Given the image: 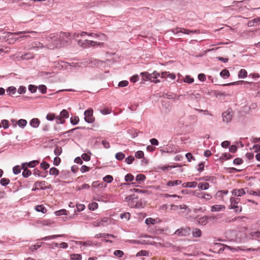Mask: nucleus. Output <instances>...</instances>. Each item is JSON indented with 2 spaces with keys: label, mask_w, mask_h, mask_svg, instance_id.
Instances as JSON below:
<instances>
[{
  "label": "nucleus",
  "mask_w": 260,
  "mask_h": 260,
  "mask_svg": "<svg viewBox=\"0 0 260 260\" xmlns=\"http://www.w3.org/2000/svg\"><path fill=\"white\" fill-rule=\"evenodd\" d=\"M87 32L82 31L80 33L73 34V39L75 40L79 46L83 48H89L90 47L94 46L95 45L101 46L103 45V43L94 42L93 41L88 40L85 39H81L84 38Z\"/></svg>",
  "instance_id": "nucleus-1"
},
{
  "label": "nucleus",
  "mask_w": 260,
  "mask_h": 260,
  "mask_svg": "<svg viewBox=\"0 0 260 260\" xmlns=\"http://www.w3.org/2000/svg\"><path fill=\"white\" fill-rule=\"evenodd\" d=\"M46 40L47 42L46 45L48 49H52L61 47V44L58 33L49 35L46 37Z\"/></svg>",
  "instance_id": "nucleus-2"
},
{
  "label": "nucleus",
  "mask_w": 260,
  "mask_h": 260,
  "mask_svg": "<svg viewBox=\"0 0 260 260\" xmlns=\"http://www.w3.org/2000/svg\"><path fill=\"white\" fill-rule=\"evenodd\" d=\"M143 81H150L154 83L160 82L159 80L156 79L160 76V74L156 71H154L152 74H149L147 72H142L140 73Z\"/></svg>",
  "instance_id": "nucleus-3"
},
{
  "label": "nucleus",
  "mask_w": 260,
  "mask_h": 260,
  "mask_svg": "<svg viewBox=\"0 0 260 260\" xmlns=\"http://www.w3.org/2000/svg\"><path fill=\"white\" fill-rule=\"evenodd\" d=\"M59 39L61 42V47L70 45L72 44V39H73V35L64 32H58Z\"/></svg>",
  "instance_id": "nucleus-4"
},
{
  "label": "nucleus",
  "mask_w": 260,
  "mask_h": 260,
  "mask_svg": "<svg viewBox=\"0 0 260 260\" xmlns=\"http://www.w3.org/2000/svg\"><path fill=\"white\" fill-rule=\"evenodd\" d=\"M93 110L92 109H88L84 112V120L88 123H92L94 121V118L92 117Z\"/></svg>",
  "instance_id": "nucleus-5"
},
{
  "label": "nucleus",
  "mask_w": 260,
  "mask_h": 260,
  "mask_svg": "<svg viewBox=\"0 0 260 260\" xmlns=\"http://www.w3.org/2000/svg\"><path fill=\"white\" fill-rule=\"evenodd\" d=\"M190 229L189 227L181 228L177 230L175 234L180 237L186 236L190 234Z\"/></svg>",
  "instance_id": "nucleus-6"
},
{
  "label": "nucleus",
  "mask_w": 260,
  "mask_h": 260,
  "mask_svg": "<svg viewBox=\"0 0 260 260\" xmlns=\"http://www.w3.org/2000/svg\"><path fill=\"white\" fill-rule=\"evenodd\" d=\"M171 31L174 34H177L179 32H181L186 35H189L191 33H196L197 32V30H191L180 27H177L175 29H171Z\"/></svg>",
  "instance_id": "nucleus-7"
},
{
  "label": "nucleus",
  "mask_w": 260,
  "mask_h": 260,
  "mask_svg": "<svg viewBox=\"0 0 260 260\" xmlns=\"http://www.w3.org/2000/svg\"><path fill=\"white\" fill-rule=\"evenodd\" d=\"M222 117L223 121L228 123L231 121L233 117V114L230 111L227 110L222 113Z\"/></svg>",
  "instance_id": "nucleus-8"
},
{
  "label": "nucleus",
  "mask_w": 260,
  "mask_h": 260,
  "mask_svg": "<svg viewBox=\"0 0 260 260\" xmlns=\"http://www.w3.org/2000/svg\"><path fill=\"white\" fill-rule=\"evenodd\" d=\"M46 182L44 181H36L34 184V187L32 188V191H36L39 189L40 187V189L41 190H45L47 188V187H44V185H45Z\"/></svg>",
  "instance_id": "nucleus-9"
},
{
  "label": "nucleus",
  "mask_w": 260,
  "mask_h": 260,
  "mask_svg": "<svg viewBox=\"0 0 260 260\" xmlns=\"http://www.w3.org/2000/svg\"><path fill=\"white\" fill-rule=\"evenodd\" d=\"M231 205L230 209H235V212L240 213L242 211V207L238 206V204L235 202L230 200Z\"/></svg>",
  "instance_id": "nucleus-10"
},
{
  "label": "nucleus",
  "mask_w": 260,
  "mask_h": 260,
  "mask_svg": "<svg viewBox=\"0 0 260 260\" xmlns=\"http://www.w3.org/2000/svg\"><path fill=\"white\" fill-rule=\"evenodd\" d=\"M232 194L234 196L241 197L245 194L244 188L234 189L232 190Z\"/></svg>",
  "instance_id": "nucleus-11"
},
{
  "label": "nucleus",
  "mask_w": 260,
  "mask_h": 260,
  "mask_svg": "<svg viewBox=\"0 0 260 260\" xmlns=\"http://www.w3.org/2000/svg\"><path fill=\"white\" fill-rule=\"evenodd\" d=\"M260 23V17L254 18L251 20H250L247 23V25L249 27H252L256 26Z\"/></svg>",
  "instance_id": "nucleus-12"
},
{
  "label": "nucleus",
  "mask_w": 260,
  "mask_h": 260,
  "mask_svg": "<svg viewBox=\"0 0 260 260\" xmlns=\"http://www.w3.org/2000/svg\"><path fill=\"white\" fill-rule=\"evenodd\" d=\"M225 207L222 205H215L211 207V211L212 212H218L223 211L225 209Z\"/></svg>",
  "instance_id": "nucleus-13"
},
{
  "label": "nucleus",
  "mask_w": 260,
  "mask_h": 260,
  "mask_svg": "<svg viewBox=\"0 0 260 260\" xmlns=\"http://www.w3.org/2000/svg\"><path fill=\"white\" fill-rule=\"evenodd\" d=\"M197 196L206 200H209L211 199L212 196L210 194H207L203 192L197 193Z\"/></svg>",
  "instance_id": "nucleus-14"
},
{
  "label": "nucleus",
  "mask_w": 260,
  "mask_h": 260,
  "mask_svg": "<svg viewBox=\"0 0 260 260\" xmlns=\"http://www.w3.org/2000/svg\"><path fill=\"white\" fill-rule=\"evenodd\" d=\"M40 123V121L39 119L36 118H32L29 122L30 126L34 128H37L39 127Z\"/></svg>",
  "instance_id": "nucleus-15"
},
{
  "label": "nucleus",
  "mask_w": 260,
  "mask_h": 260,
  "mask_svg": "<svg viewBox=\"0 0 260 260\" xmlns=\"http://www.w3.org/2000/svg\"><path fill=\"white\" fill-rule=\"evenodd\" d=\"M66 237V235L64 234H61V235H52V236H49L45 237L41 239L42 240H49L51 239H54L58 237Z\"/></svg>",
  "instance_id": "nucleus-16"
},
{
  "label": "nucleus",
  "mask_w": 260,
  "mask_h": 260,
  "mask_svg": "<svg viewBox=\"0 0 260 260\" xmlns=\"http://www.w3.org/2000/svg\"><path fill=\"white\" fill-rule=\"evenodd\" d=\"M197 182L195 181L188 182L183 183L182 186L183 187L194 188L197 185Z\"/></svg>",
  "instance_id": "nucleus-17"
},
{
  "label": "nucleus",
  "mask_w": 260,
  "mask_h": 260,
  "mask_svg": "<svg viewBox=\"0 0 260 260\" xmlns=\"http://www.w3.org/2000/svg\"><path fill=\"white\" fill-rule=\"evenodd\" d=\"M182 181L180 180L169 181L167 183V185L168 186H174L180 185Z\"/></svg>",
  "instance_id": "nucleus-18"
},
{
  "label": "nucleus",
  "mask_w": 260,
  "mask_h": 260,
  "mask_svg": "<svg viewBox=\"0 0 260 260\" xmlns=\"http://www.w3.org/2000/svg\"><path fill=\"white\" fill-rule=\"evenodd\" d=\"M22 169L24 170L22 174L23 177L27 178L31 175V171L25 168L24 164H22Z\"/></svg>",
  "instance_id": "nucleus-19"
},
{
  "label": "nucleus",
  "mask_w": 260,
  "mask_h": 260,
  "mask_svg": "<svg viewBox=\"0 0 260 260\" xmlns=\"http://www.w3.org/2000/svg\"><path fill=\"white\" fill-rule=\"evenodd\" d=\"M198 187L200 189L207 190L209 187V184L207 182H201L198 184Z\"/></svg>",
  "instance_id": "nucleus-20"
},
{
  "label": "nucleus",
  "mask_w": 260,
  "mask_h": 260,
  "mask_svg": "<svg viewBox=\"0 0 260 260\" xmlns=\"http://www.w3.org/2000/svg\"><path fill=\"white\" fill-rule=\"evenodd\" d=\"M44 47V46L43 45L39 42H35L31 44V47L29 48L30 49H35V48H43Z\"/></svg>",
  "instance_id": "nucleus-21"
},
{
  "label": "nucleus",
  "mask_w": 260,
  "mask_h": 260,
  "mask_svg": "<svg viewBox=\"0 0 260 260\" xmlns=\"http://www.w3.org/2000/svg\"><path fill=\"white\" fill-rule=\"evenodd\" d=\"M192 234L194 237H200L202 235V232L200 229L194 228L192 230Z\"/></svg>",
  "instance_id": "nucleus-22"
},
{
  "label": "nucleus",
  "mask_w": 260,
  "mask_h": 260,
  "mask_svg": "<svg viewBox=\"0 0 260 260\" xmlns=\"http://www.w3.org/2000/svg\"><path fill=\"white\" fill-rule=\"evenodd\" d=\"M35 210L42 213H45L47 211L46 208L42 205H37L35 207Z\"/></svg>",
  "instance_id": "nucleus-23"
},
{
  "label": "nucleus",
  "mask_w": 260,
  "mask_h": 260,
  "mask_svg": "<svg viewBox=\"0 0 260 260\" xmlns=\"http://www.w3.org/2000/svg\"><path fill=\"white\" fill-rule=\"evenodd\" d=\"M233 156L231 155L229 153H223L221 154V156L220 157V159L226 160L230 159Z\"/></svg>",
  "instance_id": "nucleus-24"
},
{
  "label": "nucleus",
  "mask_w": 260,
  "mask_h": 260,
  "mask_svg": "<svg viewBox=\"0 0 260 260\" xmlns=\"http://www.w3.org/2000/svg\"><path fill=\"white\" fill-rule=\"evenodd\" d=\"M21 58L23 59H30L34 58V55L32 53L30 52L26 53L24 54H22L20 56Z\"/></svg>",
  "instance_id": "nucleus-25"
},
{
  "label": "nucleus",
  "mask_w": 260,
  "mask_h": 260,
  "mask_svg": "<svg viewBox=\"0 0 260 260\" xmlns=\"http://www.w3.org/2000/svg\"><path fill=\"white\" fill-rule=\"evenodd\" d=\"M138 198L136 195H135V194H133L127 196L125 198V201L127 202L128 205L131 200H133L134 199H138Z\"/></svg>",
  "instance_id": "nucleus-26"
},
{
  "label": "nucleus",
  "mask_w": 260,
  "mask_h": 260,
  "mask_svg": "<svg viewBox=\"0 0 260 260\" xmlns=\"http://www.w3.org/2000/svg\"><path fill=\"white\" fill-rule=\"evenodd\" d=\"M59 171L57 169L54 167H52L50 169L49 174L52 176H57L59 174Z\"/></svg>",
  "instance_id": "nucleus-27"
},
{
  "label": "nucleus",
  "mask_w": 260,
  "mask_h": 260,
  "mask_svg": "<svg viewBox=\"0 0 260 260\" xmlns=\"http://www.w3.org/2000/svg\"><path fill=\"white\" fill-rule=\"evenodd\" d=\"M247 76V71L244 69H241L239 72L238 77L239 78H245Z\"/></svg>",
  "instance_id": "nucleus-28"
},
{
  "label": "nucleus",
  "mask_w": 260,
  "mask_h": 260,
  "mask_svg": "<svg viewBox=\"0 0 260 260\" xmlns=\"http://www.w3.org/2000/svg\"><path fill=\"white\" fill-rule=\"evenodd\" d=\"M70 259L71 260H81L82 256L80 254H70Z\"/></svg>",
  "instance_id": "nucleus-29"
},
{
  "label": "nucleus",
  "mask_w": 260,
  "mask_h": 260,
  "mask_svg": "<svg viewBox=\"0 0 260 260\" xmlns=\"http://www.w3.org/2000/svg\"><path fill=\"white\" fill-rule=\"evenodd\" d=\"M230 72L229 71L226 69H224L222 71H221L220 73V75L224 78H226L230 76Z\"/></svg>",
  "instance_id": "nucleus-30"
},
{
  "label": "nucleus",
  "mask_w": 260,
  "mask_h": 260,
  "mask_svg": "<svg viewBox=\"0 0 260 260\" xmlns=\"http://www.w3.org/2000/svg\"><path fill=\"white\" fill-rule=\"evenodd\" d=\"M146 179V177L144 175L140 174L137 175L136 180L137 182L141 183L144 181Z\"/></svg>",
  "instance_id": "nucleus-31"
},
{
  "label": "nucleus",
  "mask_w": 260,
  "mask_h": 260,
  "mask_svg": "<svg viewBox=\"0 0 260 260\" xmlns=\"http://www.w3.org/2000/svg\"><path fill=\"white\" fill-rule=\"evenodd\" d=\"M199 96H200V94L198 93L194 94L193 93H191L187 95L186 99H187L188 100H193L198 99Z\"/></svg>",
  "instance_id": "nucleus-32"
},
{
  "label": "nucleus",
  "mask_w": 260,
  "mask_h": 260,
  "mask_svg": "<svg viewBox=\"0 0 260 260\" xmlns=\"http://www.w3.org/2000/svg\"><path fill=\"white\" fill-rule=\"evenodd\" d=\"M17 124L19 127L24 128L27 124V121L25 119H21L18 121Z\"/></svg>",
  "instance_id": "nucleus-33"
},
{
  "label": "nucleus",
  "mask_w": 260,
  "mask_h": 260,
  "mask_svg": "<svg viewBox=\"0 0 260 260\" xmlns=\"http://www.w3.org/2000/svg\"><path fill=\"white\" fill-rule=\"evenodd\" d=\"M60 115L62 118L65 119L69 118V112L66 109H63L60 112Z\"/></svg>",
  "instance_id": "nucleus-34"
},
{
  "label": "nucleus",
  "mask_w": 260,
  "mask_h": 260,
  "mask_svg": "<svg viewBox=\"0 0 260 260\" xmlns=\"http://www.w3.org/2000/svg\"><path fill=\"white\" fill-rule=\"evenodd\" d=\"M10 180L8 178H3L1 179L0 183L3 186H6L10 183Z\"/></svg>",
  "instance_id": "nucleus-35"
},
{
  "label": "nucleus",
  "mask_w": 260,
  "mask_h": 260,
  "mask_svg": "<svg viewBox=\"0 0 260 260\" xmlns=\"http://www.w3.org/2000/svg\"><path fill=\"white\" fill-rule=\"evenodd\" d=\"M124 157L125 154L121 152H118L115 154V158L118 160H122L124 158Z\"/></svg>",
  "instance_id": "nucleus-36"
},
{
  "label": "nucleus",
  "mask_w": 260,
  "mask_h": 260,
  "mask_svg": "<svg viewBox=\"0 0 260 260\" xmlns=\"http://www.w3.org/2000/svg\"><path fill=\"white\" fill-rule=\"evenodd\" d=\"M79 121V118L78 116H76L72 117L70 118V122L73 125H76Z\"/></svg>",
  "instance_id": "nucleus-37"
},
{
  "label": "nucleus",
  "mask_w": 260,
  "mask_h": 260,
  "mask_svg": "<svg viewBox=\"0 0 260 260\" xmlns=\"http://www.w3.org/2000/svg\"><path fill=\"white\" fill-rule=\"evenodd\" d=\"M62 152V148L60 146H56L54 149V153L55 155L59 156Z\"/></svg>",
  "instance_id": "nucleus-38"
},
{
  "label": "nucleus",
  "mask_w": 260,
  "mask_h": 260,
  "mask_svg": "<svg viewBox=\"0 0 260 260\" xmlns=\"http://www.w3.org/2000/svg\"><path fill=\"white\" fill-rule=\"evenodd\" d=\"M54 214L56 216H60L62 215H67V211L66 209H61L58 211H56L54 212Z\"/></svg>",
  "instance_id": "nucleus-39"
},
{
  "label": "nucleus",
  "mask_w": 260,
  "mask_h": 260,
  "mask_svg": "<svg viewBox=\"0 0 260 260\" xmlns=\"http://www.w3.org/2000/svg\"><path fill=\"white\" fill-rule=\"evenodd\" d=\"M39 164V161L38 160H33L29 162L28 163H26L24 165H27V167L29 168H34L36 166H37Z\"/></svg>",
  "instance_id": "nucleus-40"
},
{
  "label": "nucleus",
  "mask_w": 260,
  "mask_h": 260,
  "mask_svg": "<svg viewBox=\"0 0 260 260\" xmlns=\"http://www.w3.org/2000/svg\"><path fill=\"white\" fill-rule=\"evenodd\" d=\"M134 179V176L130 173L126 174L124 177V180L126 182L132 181Z\"/></svg>",
  "instance_id": "nucleus-41"
},
{
  "label": "nucleus",
  "mask_w": 260,
  "mask_h": 260,
  "mask_svg": "<svg viewBox=\"0 0 260 260\" xmlns=\"http://www.w3.org/2000/svg\"><path fill=\"white\" fill-rule=\"evenodd\" d=\"M16 91V88L13 86L9 87L7 90V92H8L9 95L14 94L15 93Z\"/></svg>",
  "instance_id": "nucleus-42"
},
{
  "label": "nucleus",
  "mask_w": 260,
  "mask_h": 260,
  "mask_svg": "<svg viewBox=\"0 0 260 260\" xmlns=\"http://www.w3.org/2000/svg\"><path fill=\"white\" fill-rule=\"evenodd\" d=\"M208 217L207 216H204L199 219L200 223L206 224L208 222Z\"/></svg>",
  "instance_id": "nucleus-43"
},
{
  "label": "nucleus",
  "mask_w": 260,
  "mask_h": 260,
  "mask_svg": "<svg viewBox=\"0 0 260 260\" xmlns=\"http://www.w3.org/2000/svg\"><path fill=\"white\" fill-rule=\"evenodd\" d=\"M113 180V178L112 176L108 175L103 178V180L108 183H111Z\"/></svg>",
  "instance_id": "nucleus-44"
},
{
  "label": "nucleus",
  "mask_w": 260,
  "mask_h": 260,
  "mask_svg": "<svg viewBox=\"0 0 260 260\" xmlns=\"http://www.w3.org/2000/svg\"><path fill=\"white\" fill-rule=\"evenodd\" d=\"M96 38H99V40L101 41H106L107 40V37L102 33L98 34Z\"/></svg>",
  "instance_id": "nucleus-45"
},
{
  "label": "nucleus",
  "mask_w": 260,
  "mask_h": 260,
  "mask_svg": "<svg viewBox=\"0 0 260 260\" xmlns=\"http://www.w3.org/2000/svg\"><path fill=\"white\" fill-rule=\"evenodd\" d=\"M98 208V204L96 202L92 203L89 205V209L90 210L94 211Z\"/></svg>",
  "instance_id": "nucleus-46"
},
{
  "label": "nucleus",
  "mask_w": 260,
  "mask_h": 260,
  "mask_svg": "<svg viewBox=\"0 0 260 260\" xmlns=\"http://www.w3.org/2000/svg\"><path fill=\"white\" fill-rule=\"evenodd\" d=\"M100 219L102 223L105 224V225L109 224L110 222V219L107 217H103Z\"/></svg>",
  "instance_id": "nucleus-47"
},
{
  "label": "nucleus",
  "mask_w": 260,
  "mask_h": 260,
  "mask_svg": "<svg viewBox=\"0 0 260 260\" xmlns=\"http://www.w3.org/2000/svg\"><path fill=\"white\" fill-rule=\"evenodd\" d=\"M120 216L121 219H125L126 220H128L129 219L131 214L128 212H125L121 213Z\"/></svg>",
  "instance_id": "nucleus-48"
},
{
  "label": "nucleus",
  "mask_w": 260,
  "mask_h": 260,
  "mask_svg": "<svg viewBox=\"0 0 260 260\" xmlns=\"http://www.w3.org/2000/svg\"><path fill=\"white\" fill-rule=\"evenodd\" d=\"M134 160H135L134 156H133L132 155H130L125 158V161L126 164L129 165V164H131Z\"/></svg>",
  "instance_id": "nucleus-49"
},
{
  "label": "nucleus",
  "mask_w": 260,
  "mask_h": 260,
  "mask_svg": "<svg viewBox=\"0 0 260 260\" xmlns=\"http://www.w3.org/2000/svg\"><path fill=\"white\" fill-rule=\"evenodd\" d=\"M61 118H62L60 115H58L57 116L55 117V119H56V123L57 124H63L65 122V120H61Z\"/></svg>",
  "instance_id": "nucleus-50"
},
{
  "label": "nucleus",
  "mask_w": 260,
  "mask_h": 260,
  "mask_svg": "<svg viewBox=\"0 0 260 260\" xmlns=\"http://www.w3.org/2000/svg\"><path fill=\"white\" fill-rule=\"evenodd\" d=\"M38 89L39 90V91L42 93H45L46 92V91H47V87L45 85H40L38 86Z\"/></svg>",
  "instance_id": "nucleus-51"
},
{
  "label": "nucleus",
  "mask_w": 260,
  "mask_h": 260,
  "mask_svg": "<svg viewBox=\"0 0 260 260\" xmlns=\"http://www.w3.org/2000/svg\"><path fill=\"white\" fill-rule=\"evenodd\" d=\"M144 154L142 151H138L135 153V157L137 158H142L144 157Z\"/></svg>",
  "instance_id": "nucleus-52"
},
{
  "label": "nucleus",
  "mask_w": 260,
  "mask_h": 260,
  "mask_svg": "<svg viewBox=\"0 0 260 260\" xmlns=\"http://www.w3.org/2000/svg\"><path fill=\"white\" fill-rule=\"evenodd\" d=\"M38 87L35 85H29L28 86V90L31 92V93H35L36 92L37 90Z\"/></svg>",
  "instance_id": "nucleus-53"
},
{
  "label": "nucleus",
  "mask_w": 260,
  "mask_h": 260,
  "mask_svg": "<svg viewBox=\"0 0 260 260\" xmlns=\"http://www.w3.org/2000/svg\"><path fill=\"white\" fill-rule=\"evenodd\" d=\"M243 159L239 157L236 158L233 160V164L234 165H241V164H243Z\"/></svg>",
  "instance_id": "nucleus-54"
},
{
  "label": "nucleus",
  "mask_w": 260,
  "mask_h": 260,
  "mask_svg": "<svg viewBox=\"0 0 260 260\" xmlns=\"http://www.w3.org/2000/svg\"><path fill=\"white\" fill-rule=\"evenodd\" d=\"M114 254L118 257H121L123 254L124 253L122 251L120 250H116L114 252Z\"/></svg>",
  "instance_id": "nucleus-55"
},
{
  "label": "nucleus",
  "mask_w": 260,
  "mask_h": 260,
  "mask_svg": "<svg viewBox=\"0 0 260 260\" xmlns=\"http://www.w3.org/2000/svg\"><path fill=\"white\" fill-rule=\"evenodd\" d=\"M13 173L15 175H17L19 174L21 172V169L19 168V166H16L13 168Z\"/></svg>",
  "instance_id": "nucleus-56"
},
{
  "label": "nucleus",
  "mask_w": 260,
  "mask_h": 260,
  "mask_svg": "<svg viewBox=\"0 0 260 260\" xmlns=\"http://www.w3.org/2000/svg\"><path fill=\"white\" fill-rule=\"evenodd\" d=\"M40 166H41V168H42L45 170L49 168L50 165L47 162L43 161L40 164Z\"/></svg>",
  "instance_id": "nucleus-57"
},
{
  "label": "nucleus",
  "mask_w": 260,
  "mask_h": 260,
  "mask_svg": "<svg viewBox=\"0 0 260 260\" xmlns=\"http://www.w3.org/2000/svg\"><path fill=\"white\" fill-rule=\"evenodd\" d=\"M93 226H105V224L104 223H102L101 221H100V219H99L98 220H96V221H95L93 223Z\"/></svg>",
  "instance_id": "nucleus-58"
},
{
  "label": "nucleus",
  "mask_w": 260,
  "mask_h": 260,
  "mask_svg": "<svg viewBox=\"0 0 260 260\" xmlns=\"http://www.w3.org/2000/svg\"><path fill=\"white\" fill-rule=\"evenodd\" d=\"M85 206L83 204H77L76 208L78 212L82 211L84 210Z\"/></svg>",
  "instance_id": "nucleus-59"
},
{
  "label": "nucleus",
  "mask_w": 260,
  "mask_h": 260,
  "mask_svg": "<svg viewBox=\"0 0 260 260\" xmlns=\"http://www.w3.org/2000/svg\"><path fill=\"white\" fill-rule=\"evenodd\" d=\"M55 114L53 113L48 114L46 116V119L49 121H52L55 118Z\"/></svg>",
  "instance_id": "nucleus-60"
},
{
  "label": "nucleus",
  "mask_w": 260,
  "mask_h": 260,
  "mask_svg": "<svg viewBox=\"0 0 260 260\" xmlns=\"http://www.w3.org/2000/svg\"><path fill=\"white\" fill-rule=\"evenodd\" d=\"M145 223L147 225L149 224H154L155 223V219H152L151 218H147L145 220Z\"/></svg>",
  "instance_id": "nucleus-61"
},
{
  "label": "nucleus",
  "mask_w": 260,
  "mask_h": 260,
  "mask_svg": "<svg viewBox=\"0 0 260 260\" xmlns=\"http://www.w3.org/2000/svg\"><path fill=\"white\" fill-rule=\"evenodd\" d=\"M144 206L143 202L142 201H137L136 204H135V208H143Z\"/></svg>",
  "instance_id": "nucleus-62"
},
{
  "label": "nucleus",
  "mask_w": 260,
  "mask_h": 260,
  "mask_svg": "<svg viewBox=\"0 0 260 260\" xmlns=\"http://www.w3.org/2000/svg\"><path fill=\"white\" fill-rule=\"evenodd\" d=\"M194 80L193 78H191L189 76H186L184 79V81L185 82L188 83H191L193 82Z\"/></svg>",
  "instance_id": "nucleus-63"
},
{
  "label": "nucleus",
  "mask_w": 260,
  "mask_h": 260,
  "mask_svg": "<svg viewBox=\"0 0 260 260\" xmlns=\"http://www.w3.org/2000/svg\"><path fill=\"white\" fill-rule=\"evenodd\" d=\"M128 84V82L126 80H123L119 82L118 83V86L119 87H125Z\"/></svg>",
  "instance_id": "nucleus-64"
}]
</instances>
